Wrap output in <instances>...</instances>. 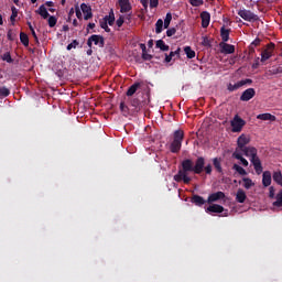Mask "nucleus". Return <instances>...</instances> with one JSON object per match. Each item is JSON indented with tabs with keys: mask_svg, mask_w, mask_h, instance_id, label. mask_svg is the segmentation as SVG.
I'll return each mask as SVG.
<instances>
[{
	"mask_svg": "<svg viewBox=\"0 0 282 282\" xmlns=\"http://www.w3.org/2000/svg\"><path fill=\"white\" fill-rule=\"evenodd\" d=\"M188 173H195L194 163L193 160L185 159L182 161V169L178 170L177 174L174 175V182H184L185 184H191Z\"/></svg>",
	"mask_w": 282,
	"mask_h": 282,
	"instance_id": "nucleus-1",
	"label": "nucleus"
},
{
	"mask_svg": "<svg viewBox=\"0 0 282 282\" xmlns=\"http://www.w3.org/2000/svg\"><path fill=\"white\" fill-rule=\"evenodd\" d=\"M240 153H243L246 158H249L257 175H261L263 173V165H261V159L257 155L258 151L254 147H247L240 150Z\"/></svg>",
	"mask_w": 282,
	"mask_h": 282,
	"instance_id": "nucleus-2",
	"label": "nucleus"
},
{
	"mask_svg": "<svg viewBox=\"0 0 282 282\" xmlns=\"http://www.w3.org/2000/svg\"><path fill=\"white\" fill-rule=\"evenodd\" d=\"M183 140H184V131L183 130H176L174 132V140L170 145L171 153H180V150L182 149Z\"/></svg>",
	"mask_w": 282,
	"mask_h": 282,
	"instance_id": "nucleus-3",
	"label": "nucleus"
},
{
	"mask_svg": "<svg viewBox=\"0 0 282 282\" xmlns=\"http://www.w3.org/2000/svg\"><path fill=\"white\" fill-rule=\"evenodd\" d=\"M246 127V120L241 119L239 115H236L231 120V131L232 133H240V131Z\"/></svg>",
	"mask_w": 282,
	"mask_h": 282,
	"instance_id": "nucleus-4",
	"label": "nucleus"
},
{
	"mask_svg": "<svg viewBox=\"0 0 282 282\" xmlns=\"http://www.w3.org/2000/svg\"><path fill=\"white\" fill-rule=\"evenodd\" d=\"M238 14L241 19H243V21H249V22L259 21V15L252 13V11L250 10H246V9L239 10Z\"/></svg>",
	"mask_w": 282,
	"mask_h": 282,
	"instance_id": "nucleus-5",
	"label": "nucleus"
},
{
	"mask_svg": "<svg viewBox=\"0 0 282 282\" xmlns=\"http://www.w3.org/2000/svg\"><path fill=\"white\" fill-rule=\"evenodd\" d=\"M246 85H252V79L247 78V79H241L240 82L236 84H228L227 89L228 91H237V89H241V87Z\"/></svg>",
	"mask_w": 282,
	"mask_h": 282,
	"instance_id": "nucleus-6",
	"label": "nucleus"
},
{
	"mask_svg": "<svg viewBox=\"0 0 282 282\" xmlns=\"http://www.w3.org/2000/svg\"><path fill=\"white\" fill-rule=\"evenodd\" d=\"M93 43L94 45H98V47H105V37L101 35H91L87 41L88 47H91Z\"/></svg>",
	"mask_w": 282,
	"mask_h": 282,
	"instance_id": "nucleus-7",
	"label": "nucleus"
},
{
	"mask_svg": "<svg viewBox=\"0 0 282 282\" xmlns=\"http://www.w3.org/2000/svg\"><path fill=\"white\" fill-rule=\"evenodd\" d=\"M221 199H226V194L224 192L212 193L207 198V204H215V202H221Z\"/></svg>",
	"mask_w": 282,
	"mask_h": 282,
	"instance_id": "nucleus-8",
	"label": "nucleus"
},
{
	"mask_svg": "<svg viewBox=\"0 0 282 282\" xmlns=\"http://www.w3.org/2000/svg\"><path fill=\"white\" fill-rule=\"evenodd\" d=\"M206 213H224L223 217H228V209H225L221 205H210L206 208Z\"/></svg>",
	"mask_w": 282,
	"mask_h": 282,
	"instance_id": "nucleus-9",
	"label": "nucleus"
},
{
	"mask_svg": "<svg viewBox=\"0 0 282 282\" xmlns=\"http://www.w3.org/2000/svg\"><path fill=\"white\" fill-rule=\"evenodd\" d=\"M237 144L238 148L236 149V151H242L243 149H246L247 144H250V137L246 135V134H241L238 140H237Z\"/></svg>",
	"mask_w": 282,
	"mask_h": 282,
	"instance_id": "nucleus-10",
	"label": "nucleus"
},
{
	"mask_svg": "<svg viewBox=\"0 0 282 282\" xmlns=\"http://www.w3.org/2000/svg\"><path fill=\"white\" fill-rule=\"evenodd\" d=\"M256 94L257 91L254 90V88H248L240 96V100L242 102H248V100H252V98H254Z\"/></svg>",
	"mask_w": 282,
	"mask_h": 282,
	"instance_id": "nucleus-11",
	"label": "nucleus"
},
{
	"mask_svg": "<svg viewBox=\"0 0 282 282\" xmlns=\"http://www.w3.org/2000/svg\"><path fill=\"white\" fill-rule=\"evenodd\" d=\"M206 164V161L204 160L203 156H199L197 160H196V163L194 165V173L196 175H199L202 173V171H204V166Z\"/></svg>",
	"mask_w": 282,
	"mask_h": 282,
	"instance_id": "nucleus-12",
	"label": "nucleus"
},
{
	"mask_svg": "<svg viewBox=\"0 0 282 282\" xmlns=\"http://www.w3.org/2000/svg\"><path fill=\"white\" fill-rule=\"evenodd\" d=\"M220 45L221 54H235V45L223 42Z\"/></svg>",
	"mask_w": 282,
	"mask_h": 282,
	"instance_id": "nucleus-13",
	"label": "nucleus"
},
{
	"mask_svg": "<svg viewBox=\"0 0 282 282\" xmlns=\"http://www.w3.org/2000/svg\"><path fill=\"white\" fill-rule=\"evenodd\" d=\"M80 9L84 13L85 21H89V19L94 17V13H91V7L87 6V3H82Z\"/></svg>",
	"mask_w": 282,
	"mask_h": 282,
	"instance_id": "nucleus-14",
	"label": "nucleus"
},
{
	"mask_svg": "<svg viewBox=\"0 0 282 282\" xmlns=\"http://www.w3.org/2000/svg\"><path fill=\"white\" fill-rule=\"evenodd\" d=\"M274 50V44L269 45L262 53H261V62L265 63L269 58L272 57V51Z\"/></svg>",
	"mask_w": 282,
	"mask_h": 282,
	"instance_id": "nucleus-15",
	"label": "nucleus"
},
{
	"mask_svg": "<svg viewBox=\"0 0 282 282\" xmlns=\"http://www.w3.org/2000/svg\"><path fill=\"white\" fill-rule=\"evenodd\" d=\"M272 184V173L270 171H264L262 173V186L268 188Z\"/></svg>",
	"mask_w": 282,
	"mask_h": 282,
	"instance_id": "nucleus-16",
	"label": "nucleus"
},
{
	"mask_svg": "<svg viewBox=\"0 0 282 282\" xmlns=\"http://www.w3.org/2000/svg\"><path fill=\"white\" fill-rule=\"evenodd\" d=\"M118 2L121 13L131 12V2L129 0H119Z\"/></svg>",
	"mask_w": 282,
	"mask_h": 282,
	"instance_id": "nucleus-17",
	"label": "nucleus"
},
{
	"mask_svg": "<svg viewBox=\"0 0 282 282\" xmlns=\"http://www.w3.org/2000/svg\"><path fill=\"white\" fill-rule=\"evenodd\" d=\"M200 19H202V28H208L210 25V13L207 11H203L200 13Z\"/></svg>",
	"mask_w": 282,
	"mask_h": 282,
	"instance_id": "nucleus-18",
	"label": "nucleus"
},
{
	"mask_svg": "<svg viewBox=\"0 0 282 282\" xmlns=\"http://www.w3.org/2000/svg\"><path fill=\"white\" fill-rule=\"evenodd\" d=\"M232 158H235L236 160H239L240 163L242 164V166H248V160H246L243 158V152L239 151V150H235Z\"/></svg>",
	"mask_w": 282,
	"mask_h": 282,
	"instance_id": "nucleus-19",
	"label": "nucleus"
},
{
	"mask_svg": "<svg viewBox=\"0 0 282 282\" xmlns=\"http://www.w3.org/2000/svg\"><path fill=\"white\" fill-rule=\"evenodd\" d=\"M246 199H248L246 192L243 189L239 188L236 193V202H238V204H243L246 202Z\"/></svg>",
	"mask_w": 282,
	"mask_h": 282,
	"instance_id": "nucleus-20",
	"label": "nucleus"
},
{
	"mask_svg": "<svg viewBox=\"0 0 282 282\" xmlns=\"http://www.w3.org/2000/svg\"><path fill=\"white\" fill-rule=\"evenodd\" d=\"M257 119L258 120H264V121L270 120L271 122L276 121V117L271 115V113H268V112L258 115Z\"/></svg>",
	"mask_w": 282,
	"mask_h": 282,
	"instance_id": "nucleus-21",
	"label": "nucleus"
},
{
	"mask_svg": "<svg viewBox=\"0 0 282 282\" xmlns=\"http://www.w3.org/2000/svg\"><path fill=\"white\" fill-rule=\"evenodd\" d=\"M192 204H195V206H204V204H206V200L199 195H194L192 197Z\"/></svg>",
	"mask_w": 282,
	"mask_h": 282,
	"instance_id": "nucleus-22",
	"label": "nucleus"
},
{
	"mask_svg": "<svg viewBox=\"0 0 282 282\" xmlns=\"http://www.w3.org/2000/svg\"><path fill=\"white\" fill-rule=\"evenodd\" d=\"M220 36L224 43H228V40L230 39V30H227L225 26H223L220 29Z\"/></svg>",
	"mask_w": 282,
	"mask_h": 282,
	"instance_id": "nucleus-23",
	"label": "nucleus"
},
{
	"mask_svg": "<svg viewBox=\"0 0 282 282\" xmlns=\"http://www.w3.org/2000/svg\"><path fill=\"white\" fill-rule=\"evenodd\" d=\"M36 12L37 14H40V17H42V19L50 18V12H47V9L45 8L44 4L40 6Z\"/></svg>",
	"mask_w": 282,
	"mask_h": 282,
	"instance_id": "nucleus-24",
	"label": "nucleus"
},
{
	"mask_svg": "<svg viewBox=\"0 0 282 282\" xmlns=\"http://www.w3.org/2000/svg\"><path fill=\"white\" fill-rule=\"evenodd\" d=\"M180 52L181 48H177L174 52H170L169 55L165 54V63H171V61H173V57L176 56L177 58H180Z\"/></svg>",
	"mask_w": 282,
	"mask_h": 282,
	"instance_id": "nucleus-25",
	"label": "nucleus"
},
{
	"mask_svg": "<svg viewBox=\"0 0 282 282\" xmlns=\"http://www.w3.org/2000/svg\"><path fill=\"white\" fill-rule=\"evenodd\" d=\"M274 197L275 202H273V206L275 208H282V189Z\"/></svg>",
	"mask_w": 282,
	"mask_h": 282,
	"instance_id": "nucleus-26",
	"label": "nucleus"
},
{
	"mask_svg": "<svg viewBox=\"0 0 282 282\" xmlns=\"http://www.w3.org/2000/svg\"><path fill=\"white\" fill-rule=\"evenodd\" d=\"M138 89H140V83H134L132 86L128 88L127 96H133V94H135Z\"/></svg>",
	"mask_w": 282,
	"mask_h": 282,
	"instance_id": "nucleus-27",
	"label": "nucleus"
},
{
	"mask_svg": "<svg viewBox=\"0 0 282 282\" xmlns=\"http://www.w3.org/2000/svg\"><path fill=\"white\" fill-rule=\"evenodd\" d=\"M20 41L24 47H28L30 45V37L24 32L20 33Z\"/></svg>",
	"mask_w": 282,
	"mask_h": 282,
	"instance_id": "nucleus-28",
	"label": "nucleus"
},
{
	"mask_svg": "<svg viewBox=\"0 0 282 282\" xmlns=\"http://www.w3.org/2000/svg\"><path fill=\"white\" fill-rule=\"evenodd\" d=\"M156 47L161 50L162 52H169L170 47L164 43L162 40L156 41Z\"/></svg>",
	"mask_w": 282,
	"mask_h": 282,
	"instance_id": "nucleus-29",
	"label": "nucleus"
},
{
	"mask_svg": "<svg viewBox=\"0 0 282 282\" xmlns=\"http://www.w3.org/2000/svg\"><path fill=\"white\" fill-rule=\"evenodd\" d=\"M163 28H164V21L162 19H159L155 23V33L162 34Z\"/></svg>",
	"mask_w": 282,
	"mask_h": 282,
	"instance_id": "nucleus-30",
	"label": "nucleus"
},
{
	"mask_svg": "<svg viewBox=\"0 0 282 282\" xmlns=\"http://www.w3.org/2000/svg\"><path fill=\"white\" fill-rule=\"evenodd\" d=\"M172 20H173V15L171 13H166L164 22H163V28L165 30L169 29V25H171Z\"/></svg>",
	"mask_w": 282,
	"mask_h": 282,
	"instance_id": "nucleus-31",
	"label": "nucleus"
},
{
	"mask_svg": "<svg viewBox=\"0 0 282 282\" xmlns=\"http://www.w3.org/2000/svg\"><path fill=\"white\" fill-rule=\"evenodd\" d=\"M105 21H107L108 25H113L116 22V17L113 15V11L109 13V15L105 17Z\"/></svg>",
	"mask_w": 282,
	"mask_h": 282,
	"instance_id": "nucleus-32",
	"label": "nucleus"
},
{
	"mask_svg": "<svg viewBox=\"0 0 282 282\" xmlns=\"http://www.w3.org/2000/svg\"><path fill=\"white\" fill-rule=\"evenodd\" d=\"M242 182H243V187L247 188V191L252 188V186H254V182H252L248 177L242 178Z\"/></svg>",
	"mask_w": 282,
	"mask_h": 282,
	"instance_id": "nucleus-33",
	"label": "nucleus"
},
{
	"mask_svg": "<svg viewBox=\"0 0 282 282\" xmlns=\"http://www.w3.org/2000/svg\"><path fill=\"white\" fill-rule=\"evenodd\" d=\"M11 12H12V14L10 17V21H11V23L14 24V21H17V17H19V9H17L15 7H12Z\"/></svg>",
	"mask_w": 282,
	"mask_h": 282,
	"instance_id": "nucleus-34",
	"label": "nucleus"
},
{
	"mask_svg": "<svg viewBox=\"0 0 282 282\" xmlns=\"http://www.w3.org/2000/svg\"><path fill=\"white\" fill-rule=\"evenodd\" d=\"M184 52H185L187 58H195V51H193V48H191V46H185Z\"/></svg>",
	"mask_w": 282,
	"mask_h": 282,
	"instance_id": "nucleus-35",
	"label": "nucleus"
},
{
	"mask_svg": "<svg viewBox=\"0 0 282 282\" xmlns=\"http://www.w3.org/2000/svg\"><path fill=\"white\" fill-rule=\"evenodd\" d=\"M232 169L234 171H237L239 175H248V172H246V170L238 164H234Z\"/></svg>",
	"mask_w": 282,
	"mask_h": 282,
	"instance_id": "nucleus-36",
	"label": "nucleus"
},
{
	"mask_svg": "<svg viewBox=\"0 0 282 282\" xmlns=\"http://www.w3.org/2000/svg\"><path fill=\"white\" fill-rule=\"evenodd\" d=\"M8 96H10V90L8 87H0V98H8Z\"/></svg>",
	"mask_w": 282,
	"mask_h": 282,
	"instance_id": "nucleus-37",
	"label": "nucleus"
},
{
	"mask_svg": "<svg viewBox=\"0 0 282 282\" xmlns=\"http://www.w3.org/2000/svg\"><path fill=\"white\" fill-rule=\"evenodd\" d=\"M56 23H58V19H56V17H54V15L48 17V25L51 28H54L56 25Z\"/></svg>",
	"mask_w": 282,
	"mask_h": 282,
	"instance_id": "nucleus-38",
	"label": "nucleus"
},
{
	"mask_svg": "<svg viewBox=\"0 0 282 282\" xmlns=\"http://www.w3.org/2000/svg\"><path fill=\"white\" fill-rule=\"evenodd\" d=\"M2 61H6V63H12L13 59H12V55H10V52H7L4 53L2 56H1Z\"/></svg>",
	"mask_w": 282,
	"mask_h": 282,
	"instance_id": "nucleus-39",
	"label": "nucleus"
},
{
	"mask_svg": "<svg viewBox=\"0 0 282 282\" xmlns=\"http://www.w3.org/2000/svg\"><path fill=\"white\" fill-rule=\"evenodd\" d=\"M189 3L194 8H199V6H204V0H189Z\"/></svg>",
	"mask_w": 282,
	"mask_h": 282,
	"instance_id": "nucleus-40",
	"label": "nucleus"
},
{
	"mask_svg": "<svg viewBox=\"0 0 282 282\" xmlns=\"http://www.w3.org/2000/svg\"><path fill=\"white\" fill-rule=\"evenodd\" d=\"M77 45H79V42H77V40H74L72 43L67 45L66 50H76Z\"/></svg>",
	"mask_w": 282,
	"mask_h": 282,
	"instance_id": "nucleus-41",
	"label": "nucleus"
},
{
	"mask_svg": "<svg viewBox=\"0 0 282 282\" xmlns=\"http://www.w3.org/2000/svg\"><path fill=\"white\" fill-rule=\"evenodd\" d=\"M275 193H276V189L274 188V186H270L269 187V197H270V199H274V197H276Z\"/></svg>",
	"mask_w": 282,
	"mask_h": 282,
	"instance_id": "nucleus-42",
	"label": "nucleus"
},
{
	"mask_svg": "<svg viewBox=\"0 0 282 282\" xmlns=\"http://www.w3.org/2000/svg\"><path fill=\"white\" fill-rule=\"evenodd\" d=\"M100 28L105 30V32H111V29H109L108 22L105 20L100 22Z\"/></svg>",
	"mask_w": 282,
	"mask_h": 282,
	"instance_id": "nucleus-43",
	"label": "nucleus"
},
{
	"mask_svg": "<svg viewBox=\"0 0 282 282\" xmlns=\"http://www.w3.org/2000/svg\"><path fill=\"white\" fill-rule=\"evenodd\" d=\"M131 105L132 107H134V109H138V107H140V99L138 98L132 99Z\"/></svg>",
	"mask_w": 282,
	"mask_h": 282,
	"instance_id": "nucleus-44",
	"label": "nucleus"
},
{
	"mask_svg": "<svg viewBox=\"0 0 282 282\" xmlns=\"http://www.w3.org/2000/svg\"><path fill=\"white\" fill-rule=\"evenodd\" d=\"M124 23V17L120 15L119 19L117 20V26L122 28Z\"/></svg>",
	"mask_w": 282,
	"mask_h": 282,
	"instance_id": "nucleus-45",
	"label": "nucleus"
},
{
	"mask_svg": "<svg viewBox=\"0 0 282 282\" xmlns=\"http://www.w3.org/2000/svg\"><path fill=\"white\" fill-rule=\"evenodd\" d=\"M175 32H177V30H175V28H171L166 31V36H174Z\"/></svg>",
	"mask_w": 282,
	"mask_h": 282,
	"instance_id": "nucleus-46",
	"label": "nucleus"
},
{
	"mask_svg": "<svg viewBox=\"0 0 282 282\" xmlns=\"http://www.w3.org/2000/svg\"><path fill=\"white\" fill-rule=\"evenodd\" d=\"M160 6V0H150V8H158Z\"/></svg>",
	"mask_w": 282,
	"mask_h": 282,
	"instance_id": "nucleus-47",
	"label": "nucleus"
},
{
	"mask_svg": "<svg viewBox=\"0 0 282 282\" xmlns=\"http://www.w3.org/2000/svg\"><path fill=\"white\" fill-rule=\"evenodd\" d=\"M75 14L77 19H83V12H80V8H78V6L75 8Z\"/></svg>",
	"mask_w": 282,
	"mask_h": 282,
	"instance_id": "nucleus-48",
	"label": "nucleus"
},
{
	"mask_svg": "<svg viewBox=\"0 0 282 282\" xmlns=\"http://www.w3.org/2000/svg\"><path fill=\"white\" fill-rule=\"evenodd\" d=\"M142 58L143 61H151V58H153V56L149 53H142Z\"/></svg>",
	"mask_w": 282,
	"mask_h": 282,
	"instance_id": "nucleus-49",
	"label": "nucleus"
},
{
	"mask_svg": "<svg viewBox=\"0 0 282 282\" xmlns=\"http://www.w3.org/2000/svg\"><path fill=\"white\" fill-rule=\"evenodd\" d=\"M214 166L215 169H217V171L221 172V163H219L217 159L214 160Z\"/></svg>",
	"mask_w": 282,
	"mask_h": 282,
	"instance_id": "nucleus-50",
	"label": "nucleus"
},
{
	"mask_svg": "<svg viewBox=\"0 0 282 282\" xmlns=\"http://www.w3.org/2000/svg\"><path fill=\"white\" fill-rule=\"evenodd\" d=\"M205 172L207 173V175H210V173H213V165L208 164L207 166H205Z\"/></svg>",
	"mask_w": 282,
	"mask_h": 282,
	"instance_id": "nucleus-51",
	"label": "nucleus"
},
{
	"mask_svg": "<svg viewBox=\"0 0 282 282\" xmlns=\"http://www.w3.org/2000/svg\"><path fill=\"white\" fill-rule=\"evenodd\" d=\"M141 4L144 8V10H148V8H149V0H141Z\"/></svg>",
	"mask_w": 282,
	"mask_h": 282,
	"instance_id": "nucleus-52",
	"label": "nucleus"
},
{
	"mask_svg": "<svg viewBox=\"0 0 282 282\" xmlns=\"http://www.w3.org/2000/svg\"><path fill=\"white\" fill-rule=\"evenodd\" d=\"M33 39L39 43V36H36V31H31Z\"/></svg>",
	"mask_w": 282,
	"mask_h": 282,
	"instance_id": "nucleus-53",
	"label": "nucleus"
},
{
	"mask_svg": "<svg viewBox=\"0 0 282 282\" xmlns=\"http://www.w3.org/2000/svg\"><path fill=\"white\" fill-rule=\"evenodd\" d=\"M96 28V23H88L87 29L88 30H94Z\"/></svg>",
	"mask_w": 282,
	"mask_h": 282,
	"instance_id": "nucleus-54",
	"label": "nucleus"
},
{
	"mask_svg": "<svg viewBox=\"0 0 282 282\" xmlns=\"http://www.w3.org/2000/svg\"><path fill=\"white\" fill-rule=\"evenodd\" d=\"M260 43H261V40H259V39H256L253 42H252V45H260Z\"/></svg>",
	"mask_w": 282,
	"mask_h": 282,
	"instance_id": "nucleus-55",
	"label": "nucleus"
},
{
	"mask_svg": "<svg viewBox=\"0 0 282 282\" xmlns=\"http://www.w3.org/2000/svg\"><path fill=\"white\" fill-rule=\"evenodd\" d=\"M28 25H29V30H30L31 32H34V26H32V22H28Z\"/></svg>",
	"mask_w": 282,
	"mask_h": 282,
	"instance_id": "nucleus-56",
	"label": "nucleus"
},
{
	"mask_svg": "<svg viewBox=\"0 0 282 282\" xmlns=\"http://www.w3.org/2000/svg\"><path fill=\"white\" fill-rule=\"evenodd\" d=\"M141 50H142V54H144L147 52V45L141 44Z\"/></svg>",
	"mask_w": 282,
	"mask_h": 282,
	"instance_id": "nucleus-57",
	"label": "nucleus"
},
{
	"mask_svg": "<svg viewBox=\"0 0 282 282\" xmlns=\"http://www.w3.org/2000/svg\"><path fill=\"white\" fill-rule=\"evenodd\" d=\"M46 6H47L48 8H52V7L54 6V2H53V1H46Z\"/></svg>",
	"mask_w": 282,
	"mask_h": 282,
	"instance_id": "nucleus-58",
	"label": "nucleus"
},
{
	"mask_svg": "<svg viewBox=\"0 0 282 282\" xmlns=\"http://www.w3.org/2000/svg\"><path fill=\"white\" fill-rule=\"evenodd\" d=\"M120 109H121V111H124V109H127V107L124 106V102L120 104Z\"/></svg>",
	"mask_w": 282,
	"mask_h": 282,
	"instance_id": "nucleus-59",
	"label": "nucleus"
},
{
	"mask_svg": "<svg viewBox=\"0 0 282 282\" xmlns=\"http://www.w3.org/2000/svg\"><path fill=\"white\" fill-rule=\"evenodd\" d=\"M87 56H91V54H94V51L91 48H89L87 52H86Z\"/></svg>",
	"mask_w": 282,
	"mask_h": 282,
	"instance_id": "nucleus-60",
	"label": "nucleus"
},
{
	"mask_svg": "<svg viewBox=\"0 0 282 282\" xmlns=\"http://www.w3.org/2000/svg\"><path fill=\"white\" fill-rule=\"evenodd\" d=\"M63 31H64V32H69V26H68V25H64V26H63Z\"/></svg>",
	"mask_w": 282,
	"mask_h": 282,
	"instance_id": "nucleus-61",
	"label": "nucleus"
},
{
	"mask_svg": "<svg viewBox=\"0 0 282 282\" xmlns=\"http://www.w3.org/2000/svg\"><path fill=\"white\" fill-rule=\"evenodd\" d=\"M148 45H149V47H153V40H150V41L148 42Z\"/></svg>",
	"mask_w": 282,
	"mask_h": 282,
	"instance_id": "nucleus-62",
	"label": "nucleus"
},
{
	"mask_svg": "<svg viewBox=\"0 0 282 282\" xmlns=\"http://www.w3.org/2000/svg\"><path fill=\"white\" fill-rule=\"evenodd\" d=\"M73 25H74V28H77L78 26V21L77 20L73 21Z\"/></svg>",
	"mask_w": 282,
	"mask_h": 282,
	"instance_id": "nucleus-63",
	"label": "nucleus"
},
{
	"mask_svg": "<svg viewBox=\"0 0 282 282\" xmlns=\"http://www.w3.org/2000/svg\"><path fill=\"white\" fill-rule=\"evenodd\" d=\"M69 14H74V8L69 10Z\"/></svg>",
	"mask_w": 282,
	"mask_h": 282,
	"instance_id": "nucleus-64",
	"label": "nucleus"
}]
</instances>
